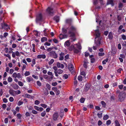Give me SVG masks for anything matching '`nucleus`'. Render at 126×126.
<instances>
[{
	"instance_id": "nucleus-1",
	"label": "nucleus",
	"mask_w": 126,
	"mask_h": 126,
	"mask_svg": "<svg viewBox=\"0 0 126 126\" xmlns=\"http://www.w3.org/2000/svg\"><path fill=\"white\" fill-rule=\"evenodd\" d=\"M68 30V33L70 35V36L74 37L75 34L77 32V29L76 27L74 26L71 25L67 28Z\"/></svg>"
},
{
	"instance_id": "nucleus-2",
	"label": "nucleus",
	"mask_w": 126,
	"mask_h": 126,
	"mask_svg": "<svg viewBox=\"0 0 126 126\" xmlns=\"http://www.w3.org/2000/svg\"><path fill=\"white\" fill-rule=\"evenodd\" d=\"M126 96V94L124 92H122L120 93L118 96L119 100L121 101H123L125 99Z\"/></svg>"
},
{
	"instance_id": "nucleus-3",
	"label": "nucleus",
	"mask_w": 126,
	"mask_h": 126,
	"mask_svg": "<svg viewBox=\"0 0 126 126\" xmlns=\"http://www.w3.org/2000/svg\"><path fill=\"white\" fill-rule=\"evenodd\" d=\"M75 45L77 46V47L78 48V49H76L73 46L74 49L73 50L75 53H77L79 52V50L81 48V47L80 44L79 43L77 44H76Z\"/></svg>"
},
{
	"instance_id": "nucleus-4",
	"label": "nucleus",
	"mask_w": 126,
	"mask_h": 126,
	"mask_svg": "<svg viewBox=\"0 0 126 126\" xmlns=\"http://www.w3.org/2000/svg\"><path fill=\"white\" fill-rule=\"evenodd\" d=\"M68 67L72 74L73 75H74L75 73V69L73 65L72 64L70 63L68 65Z\"/></svg>"
},
{
	"instance_id": "nucleus-5",
	"label": "nucleus",
	"mask_w": 126,
	"mask_h": 126,
	"mask_svg": "<svg viewBox=\"0 0 126 126\" xmlns=\"http://www.w3.org/2000/svg\"><path fill=\"white\" fill-rule=\"evenodd\" d=\"M43 20V16L41 13H39L37 15L36 18V22L37 23L42 21Z\"/></svg>"
},
{
	"instance_id": "nucleus-6",
	"label": "nucleus",
	"mask_w": 126,
	"mask_h": 126,
	"mask_svg": "<svg viewBox=\"0 0 126 126\" xmlns=\"http://www.w3.org/2000/svg\"><path fill=\"white\" fill-rule=\"evenodd\" d=\"M48 54L50 56L54 58H56L57 57V55L55 51H52L48 53Z\"/></svg>"
},
{
	"instance_id": "nucleus-7",
	"label": "nucleus",
	"mask_w": 126,
	"mask_h": 126,
	"mask_svg": "<svg viewBox=\"0 0 126 126\" xmlns=\"http://www.w3.org/2000/svg\"><path fill=\"white\" fill-rule=\"evenodd\" d=\"M46 12L50 15L53 14L54 12L53 8L50 7H48L46 10Z\"/></svg>"
},
{
	"instance_id": "nucleus-8",
	"label": "nucleus",
	"mask_w": 126,
	"mask_h": 126,
	"mask_svg": "<svg viewBox=\"0 0 126 126\" xmlns=\"http://www.w3.org/2000/svg\"><path fill=\"white\" fill-rule=\"evenodd\" d=\"M12 77L13 78H17L18 79H20L21 78V75L19 73L17 74L16 73H14L12 75Z\"/></svg>"
},
{
	"instance_id": "nucleus-9",
	"label": "nucleus",
	"mask_w": 126,
	"mask_h": 126,
	"mask_svg": "<svg viewBox=\"0 0 126 126\" xmlns=\"http://www.w3.org/2000/svg\"><path fill=\"white\" fill-rule=\"evenodd\" d=\"M95 43L97 46H99L100 44V39L99 38H95Z\"/></svg>"
},
{
	"instance_id": "nucleus-10",
	"label": "nucleus",
	"mask_w": 126,
	"mask_h": 126,
	"mask_svg": "<svg viewBox=\"0 0 126 126\" xmlns=\"http://www.w3.org/2000/svg\"><path fill=\"white\" fill-rule=\"evenodd\" d=\"M15 56H20V54L19 52L18 51H16L15 52H13L12 54V57L15 58Z\"/></svg>"
},
{
	"instance_id": "nucleus-11",
	"label": "nucleus",
	"mask_w": 126,
	"mask_h": 126,
	"mask_svg": "<svg viewBox=\"0 0 126 126\" xmlns=\"http://www.w3.org/2000/svg\"><path fill=\"white\" fill-rule=\"evenodd\" d=\"M46 56L45 54H40L38 55L37 56V58L38 59H45L46 58Z\"/></svg>"
},
{
	"instance_id": "nucleus-12",
	"label": "nucleus",
	"mask_w": 126,
	"mask_h": 126,
	"mask_svg": "<svg viewBox=\"0 0 126 126\" xmlns=\"http://www.w3.org/2000/svg\"><path fill=\"white\" fill-rule=\"evenodd\" d=\"M90 84H86L84 88V91L86 92L90 88Z\"/></svg>"
},
{
	"instance_id": "nucleus-13",
	"label": "nucleus",
	"mask_w": 126,
	"mask_h": 126,
	"mask_svg": "<svg viewBox=\"0 0 126 126\" xmlns=\"http://www.w3.org/2000/svg\"><path fill=\"white\" fill-rule=\"evenodd\" d=\"M57 65L58 67L61 68H63L64 67V65L63 64L59 62H58L57 63Z\"/></svg>"
},
{
	"instance_id": "nucleus-14",
	"label": "nucleus",
	"mask_w": 126,
	"mask_h": 126,
	"mask_svg": "<svg viewBox=\"0 0 126 126\" xmlns=\"http://www.w3.org/2000/svg\"><path fill=\"white\" fill-rule=\"evenodd\" d=\"M67 35L66 34L63 35L62 34H60L59 36V38L60 39L65 38H67Z\"/></svg>"
},
{
	"instance_id": "nucleus-15",
	"label": "nucleus",
	"mask_w": 126,
	"mask_h": 126,
	"mask_svg": "<svg viewBox=\"0 0 126 126\" xmlns=\"http://www.w3.org/2000/svg\"><path fill=\"white\" fill-rule=\"evenodd\" d=\"M59 116V114L58 113H55L53 116V119L54 120H57L58 117Z\"/></svg>"
},
{
	"instance_id": "nucleus-16",
	"label": "nucleus",
	"mask_w": 126,
	"mask_h": 126,
	"mask_svg": "<svg viewBox=\"0 0 126 126\" xmlns=\"http://www.w3.org/2000/svg\"><path fill=\"white\" fill-rule=\"evenodd\" d=\"M60 57H59V60H62L63 59L64 54L63 52H61L60 54Z\"/></svg>"
},
{
	"instance_id": "nucleus-17",
	"label": "nucleus",
	"mask_w": 126,
	"mask_h": 126,
	"mask_svg": "<svg viewBox=\"0 0 126 126\" xmlns=\"http://www.w3.org/2000/svg\"><path fill=\"white\" fill-rule=\"evenodd\" d=\"M15 91L13 90H10L9 91V93L11 95L14 96L15 95Z\"/></svg>"
},
{
	"instance_id": "nucleus-18",
	"label": "nucleus",
	"mask_w": 126,
	"mask_h": 126,
	"mask_svg": "<svg viewBox=\"0 0 126 126\" xmlns=\"http://www.w3.org/2000/svg\"><path fill=\"white\" fill-rule=\"evenodd\" d=\"M95 34L96 36V38H99L98 37L100 36V33L98 30H96L95 32Z\"/></svg>"
},
{
	"instance_id": "nucleus-19",
	"label": "nucleus",
	"mask_w": 126,
	"mask_h": 126,
	"mask_svg": "<svg viewBox=\"0 0 126 126\" xmlns=\"http://www.w3.org/2000/svg\"><path fill=\"white\" fill-rule=\"evenodd\" d=\"M49 30L48 29H45L43 31L44 35L46 36H47L48 35V32Z\"/></svg>"
},
{
	"instance_id": "nucleus-20",
	"label": "nucleus",
	"mask_w": 126,
	"mask_h": 126,
	"mask_svg": "<svg viewBox=\"0 0 126 126\" xmlns=\"http://www.w3.org/2000/svg\"><path fill=\"white\" fill-rule=\"evenodd\" d=\"M44 93L46 95H47L49 94L48 90L46 88L43 89Z\"/></svg>"
},
{
	"instance_id": "nucleus-21",
	"label": "nucleus",
	"mask_w": 126,
	"mask_h": 126,
	"mask_svg": "<svg viewBox=\"0 0 126 126\" xmlns=\"http://www.w3.org/2000/svg\"><path fill=\"white\" fill-rule=\"evenodd\" d=\"M13 87L14 89L17 90L18 89L19 86L17 84H16L13 86Z\"/></svg>"
},
{
	"instance_id": "nucleus-22",
	"label": "nucleus",
	"mask_w": 126,
	"mask_h": 126,
	"mask_svg": "<svg viewBox=\"0 0 126 126\" xmlns=\"http://www.w3.org/2000/svg\"><path fill=\"white\" fill-rule=\"evenodd\" d=\"M109 38L110 39H112L113 36V34L112 32H110L108 35Z\"/></svg>"
},
{
	"instance_id": "nucleus-23",
	"label": "nucleus",
	"mask_w": 126,
	"mask_h": 126,
	"mask_svg": "<svg viewBox=\"0 0 126 126\" xmlns=\"http://www.w3.org/2000/svg\"><path fill=\"white\" fill-rule=\"evenodd\" d=\"M47 74L50 75L51 76L50 78L51 79H52L54 77L53 75L52 74V73L50 71H48L47 72Z\"/></svg>"
},
{
	"instance_id": "nucleus-24",
	"label": "nucleus",
	"mask_w": 126,
	"mask_h": 126,
	"mask_svg": "<svg viewBox=\"0 0 126 126\" xmlns=\"http://www.w3.org/2000/svg\"><path fill=\"white\" fill-rule=\"evenodd\" d=\"M70 44V43L68 40L66 41L64 43V45L66 46L69 47Z\"/></svg>"
},
{
	"instance_id": "nucleus-25",
	"label": "nucleus",
	"mask_w": 126,
	"mask_h": 126,
	"mask_svg": "<svg viewBox=\"0 0 126 126\" xmlns=\"http://www.w3.org/2000/svg\"><path fill=\"white\" fill-rule=\"evenodd\" d=\"M72 21L71 19H67L66 20L65 22L66 23L70 24L72 22Z\"/></svg>"
},
{
	"instance_id": "nucleus-26",
	"label": "nucleus",
	"mask_w": 126,
	"mask_h": 126,
	"mask_svg": "<svg viewBox=\"0 0 126 126\" xmlns=\"http://www.w3.org/2000/svg\"><path fill=\"white\" fill-rule=\"evenodd\" d=\"M54 20L57 23L58 22L59 20V17L58 16H55L54 17Z\"/></svg>"
},
{
	"instance_id": "nucleus-27",
	"label": "nucleus",
	"mask_w": 126,
	"mask_h": 126,
	"mask_svg": "<svg viewBox=\"0 0 126 126\" xmlns=\"http://www.w3.org/2000/svg\"><path fill=\"white\" fill-rule=\"evenodd\" d=\"M67 30L66 29H65L64 27L63 28H62V32L64 34H65L67 33Z\"/></svg>"
},
{
	"instance_id": "nucleus-28",
	"label": "nucleus",
	"mask_w": 126,
	"mask_h": 126,
	"mask_svg": "<svg viewBox=\"0 0 126 126\" xmlns=\"http://www.w3.org/2000/svg\"><path fill=\"white\" fill-rule=\"evenodd\" d=\"M27 81L28 82L33 81V79L32 78L28 77L27 78Z\"/></svg>"
},
{
	"instance_id": "nucleus-29",
	"label": "nucleus",
	"mask_w": 126,
	"mask_h": 126,
	"mask_svg": "<svg viewBox=\"0 0 126 126\" xmlns=\"http://www.w3.org/2000/svg\"><path fill=\"white\" fill-rule=\"evenodd\" d=\"M115 126H121L119 121L117 120H115Z\"/></svg>"
},
{
	"instance_id": "nucleus-30",
	"label": "nucleus",
	"mask_w": 126,
	"mask_h": 126,
	"mask_svg": "<svg viewBox=\"0 0 126 126\" xmlns=\"http://www.w3.org/2000/svg\"><path fill=\"white\" fill-rule=\"evenodd\" d=\"M63 71L61 69H59L57 71V72L59 74H62L63 73Z\"/></svg>"
},
{
	"instance_id": "nucleus-31",
	"label": "nucleus",
	"mask_w": 126,
	"mask_h": 126,
	"mask_svg": "<svg viewBox=\"0 0 126 126\" xmlns=\"http://www.w3.org/2000/svg\"><path fill=\"white\" fill-rule=\"evenodd\" d=\"M34 35L36 36H38L39 35V33L37 31H34Z\"/></svg>"
},
{
	"instance_id": "nucleus-32",
	"label": "nucleus",
	"mask_w": 126,
	"mask_h": 126,
	"mask_svg": "<svg viewBox=\"0 0 126 126\" xmlns=\"http://www.w3.org/2000/svg\"><path fill=\"white\" fill-rule=\"evenodd\" d=\"M47 38L46 37H43L41 39V41L43 42L45 41H47Z\"/></svg>"
},
{
	"instance_id": "nucleus-33",
	"label": "nucleus",
	"mask_w": 126,
	"mask_h": 126,
	"mask_svg": "<svg viewBox=\"0 0 126 126\" xmlns=\"http://www.w3.org/2000/svg\"><path fill=\"white\" fill-rule=\"evenodd\" d=\"M85 100V99L84 98L81 97L80 100V101L81 103H84Z\"/></svg>"
},
{
	"instance_id": "nucleus-34",
	"label": "nucleus",
	"mask_w": 126,
	"mask_h": 126,
	"mask_svg": "<svg viewBox=\"0 0 126 126\" xmlns=\"http://www.w3.org/2000/svg\"><path fill=\"white\" fill-rule=\"evenodd\" d=\"M78 79L79 81H81L82 80V77L81 76H79L78 77Z\"/></svg>"
},
{
	"instance_id": "nucleus-35",
	"label": "nucleus",
	"mask_w": 126,
	"mask_h": 126,
	"mask_svg": "<svg viewBox=\"0 0 126 126\" xmlns=\"http://www.w3.org/2000/svg\"><path fill=\"white\" fill-rule=\"evenodd\" d=\"M7 80L9 82H11L13 81V79L12 78L9 77L8 78Z\"/></svg>"
},
{
	"instance_id": "nucleus-36",
	"label": "nucleus",
	"mask_w": 126,
	"mask_h": 126,
	"mask_svg": "<svg viewBox=\"0 0 126 126\" xmlns=\"http://www.w3.org/2000/svg\"><path fill=\"white\" fill-rule=\"evenodd\" d=\"M54 62V60L53 59H51L48 63L49 65H50L52 64Z\"/></svg>"
},
{
	"instance_id": "nucleus-37",
	"label": "nucleus",
	"mask_w": 126,
	"mask_h": 126,
	"mask_svg": "<svg viewBox=\"0 0 126 126\" xmlns=\"http://www.w3.org/2000/svg\"><path fill=\"white\" fill-rule=\"evenodd\" d=\"M108 3L109 4H111L112 6H113L114 5L113 3V0H110L109 1H108Z\"/></svg>"
},
{
	"instance_id": "nucleus-38",
	"label": "nucleus",
	"mask_w": 126,
	"mask_h": 126,
	"mask_svg": "<svg viewBox=\"0 0 126 126\" xmlns=\"http://www.w3.org/2000/svg\"><path fill=\"white\" fill-rule=\"evenodd\" d=\"M101 103L103 107L105 108L106 105V104L105 103L104 101H102L101 102Z\"/></svg>"
},
{
	"instance_id": "nucleus-39",
	"label": "nucleus",
	"mask_w": 126,
	"mask_h": 126,
	"mask_svg": "<svg viewBox=\"0 0 126 126\" xmlns=\"http://www.w3.org/2000/svg\"><path fill=\"white\" fill-rule=\"evenodd\" d=\"M15 95H17L20 94L21 93L20 91L19 90H17L16 91H15Z\"/></svg>"
},
{
	"instance_id": "nucleus-40",
	"label": "nucleus",
	"mask_w": 126,
	"mask_h": 126,
	"mask_svg": "<svg viewBox=\"0 0 126 126\" xmlns=\"http://www.w3.org/2000/svg\"><path fill=\"white\" fill-rule=\"evenodd\" d=\"M18 83L19 85L20 86H23L24 84L22 82L19 81L18 82Z\"/></svg>"
},
{
	"instance_id": "nucleus-41",
	"label": "nucleus",
	"mask_w": 126,
	"mask_h": 126,
	"mask_svg": "<svg viewBox=\"0 0 126 126\" xmlns=\"http://www.w3.org/2000/svg\"><path fill=\"white\" fill-rule=\"evenodd\" d=\"M32 51L34 52H35V45L34 44H32Z\"/></svg>"
},
{
	"instance_id": "nucleus-42",
	"label": "nucleus",
	"mask_w": 126,
	"mask_h": 126,
	"mask_svg": "<svg viewBox=\"0 0 126 126\" xmlns=\"http://www.w3.org/2000/svg\"><path fill=\"white\" fill-rule=\"evenodd\" d=\"M108 60V58H107L106 59L102 61V63L103 64H105L107 62Z\"/></svg>"
},
{
	"instance_id": "nucleus-43",
	"label": "nucleus",
	"mask_w": 126,
	"mask_h": 126,
	"mask_svg": "<svg viewBox=\"0 0 126 126\" xmlns=\"http://www.w3.org/2000/svg\"><path fill=\"white\" fill-rule=\"evenodd\" d=\"M46 114V112L45 111H43L41 114V116L42 117H44Z\"/></svg>"
},
{
	"instance_id": "nucleus-44",
	"label": "nucleus",
	"mask_w": 126,
	"mask_h": 126,
	"mask_svg": "<svg viewBox=\"0 0 126 126\" xmlns=\"http://www.w3.org/2000/svg\"><path fill=\"white\" fill-rule=\"evenodd\" d=\"M16 116L19 119H21L22 117V115L20 113L18 114H17Z\"/></svg>"
},
{
	"instance_id": "nucleus-45",
	"label": "nucleus",
	"mask_w": 126,
	"mask_h": 126,
	"mask_svg": "<svg viewBox=\"0 0 126 126\" xmlns=\"http://www.w3.org/2000/svg\"><path fill=\"white\" fill-rule=\"evenodd\" d=\"M30 75V72L29 71H26L24 73V75L25 76H27Z\"/></svg>"
},
{
	"instance_id": "nucleus-46",
	"label": "nucleus",
	"mask_w": 126,
	"mask_h": 126,
	"mask_svg": "<svg viewBox=\"0 0 126 126\" xmlns=\"http://www.w3.org/2000/svg\"><path fill=\"white\" fill-rule=\"evenodd\" d=\"M26 64H23V66H22V71H23L24 70V69L26 68Z\"/></svg>"
},
{
	"instance_id": "nucleus-47",
	"label": "nucleus",
	"mask_w": 126,
	"mask_h": 126,
	"mask_svg": "<svg viewBox=\"0 0 126 126\" xmlns=\"http://www.w3.org/2000/svg\"><path fill=\"white\" fill-rule=\"evenodd\" d=\"M41 106L44 108H46L47 106L46 105L43 104H41Z\"/></svg>"
},
{
	"instance_id": "nucleus-48",
	"label": "nucleus",
	"mask_w": 126,
	"mask_h": 126,
	"mask_svg": "<svg viewBox=\"0 0 126 126\" xmlns=\"http://www.w3.org/2000/svg\"><path fill=\"white\" fill-rule=\"evenodd\" d=\"M53 42L55 43H57L58 42V40L56 39H53Z\"/></svg>"
},
{
	"instance_id": "nucleus-49",
	"label": "nucleus",
	"mask_w": 126,
	"mask_h": 126,
	"mask_svg": "<svg viewBox=\"0 0 126 126\" xmlns=\"http://www.w3.org/2000/svg\"><path fill=\"white\" fill-rule=\"evenodd\" d=\"M4 55L5 56H6L8 57L9 58V59H11V56H10V55L9 54H4Z\"/></svg>"
},
{
	"instance_id": "nucleus-50",
	"label": "nucleus",
	"mask_w": 126,
	"mask_h": 126,
	"mask_svg": "<svg viewBox=\"0 0 126 126\" xmlns=\"http://www.w3.org/2000/svg\"><path fill=\"white\" fill-rule=\"evenodd\" d=\"M23 102L20 101H19L17 103V105L18 106H20L23 104Z\"/></svg>"
},
{
	"instance_id": "nucleus-51",
	"label": "nucleus",
	"mask_w": 126,
	"mask_h": 126,
	"mask_svg": "<svg viewBox=\"0 0 126 126\" xmlns=\"http://www.w3.org/2000/svg\"><path fill=\"white\" fill-rule=\"evenodd\" d=\"M25 96L26 97L29 98H30L32 97V96L28 94H26Z\"/></svg>"
},
{
	"instance_id": "nucleus-52",
	"label": "nucleus",
	"mask_w": 126,
	"mask_h": 126,
	"mask_svg": "<svg viewBox=\"0 0 126 126\" xmlns=\"http://www.w3.org/2000/svg\"><path fill=\"white\" fill-rule=\"evenodd\" d=\"M13 49H12L11 48H9V53H12V54H13V53L14 52H13Z\"/></svg>"
},
{
	"instance_id": "nucleus-53",
	"label": "nucleus",
	"mask_w": 126,
	"mask_h": 126,
	"mask_svg": "<svg viewBox=\"0 0 126 126\" xmlns=\"http://www.w3.org/2000/svg\"><path fill=\"white\" fill-rule=\"evenodd\" d=\"M109 117L107 115L104 116L103 117V119L104 120H107L108 118Z\"/></svg>"
},
{
	"instance_id": "nucleus-54",
	"label": "nucleus",
	"mask_w": 126,
	"mask_h": 126,
	"mask_svg": "<svg viewBox=\"0 0 126 126\" xmlns=\"http://www.w3.org/2000/svg\"><path fill=\"white\" fill-rule=\"evenodd\" d=\"M32 113L34 114H36L37 113V112L34 110H32Z\"/></svg>"
},
{
	"instance_id": "nucleus-55",
	"label": "nucleus",
	"mask_w": 126,
	"mask_h": 126,
	"mask_svg": "<svg viewBox=\"0 0 126 126\" xmlns=\"http://www.w3.org/2000/svg\"><path fill=\"white\" fill-rule=\"evenodd\" d=\"M105 54L104 53L99 52L98 53V55L99 56H104Z\"/></svg>"
},
{
	"instance_id": "nucleus-56",
	"label": "nucleus",
	"mask_w": 126,
	"mask_h": 126,
	"mask_svg": "<svg viewBox=\"0 0 126 126\" xmlns=\"http://www.w3.org/2000/svg\"><path fill=\"white\" fill-rule=\"evenodd\" d=\"M123 28V26L122 25H121L119 27L118 32H119L120 30H121Z\"/></svg>"
},
{
	"instance_id": "nucleus-57",
	"label": "nucleus",
	"mask_w": 126,
	"mask_h": 126,
	"mask_svg": "<svg viewBox=\"0 0 126 126\" xmlns=\"http://www.w3.org/2000/svg\"><path fill=\"white\" fill-rule=\"evenodd\" d=\"M14 70L13 69H10V71L9 73L11 74L14 72Z\"/></svg>"
},
{
	"instance_id": "nucleus-58",
	"label": "nucleus",
	"mask_w": 126,
	"mask_h": 126,
	"mask_svg": "<svg viewBox=\"0 0 126 126\" xmlns=\"http://www.w3.org/2000/svg\"><path fill=\"white\" fill-rule=\"evenodd\" d=\"M91 63H93L95 61V59L94 58H91Z\"/></svg>"
},
{
	"instance_id": "nucleus-59",
	"label": "nucleus",
	"mask_w": 126,
	"mask_h": 126,
	"mask_svg": "<svg viewBox=\"0 0 126 126\" xmlns=\"http://www.w3.org/2000/svg\"><path fill=\"white\" fill-rule=\"evenodd\" d=\"M14 100V98L12 97H10L9 98V100L10 102H12Z\"/></svg>"
},
{
	"instance_id": "nucleus-60",
	"label": "nucleus",
	"mask_w": 126,
	"mask_h": 126,
	"mask_svg": "<svg viewBox=\"0 0 126 126\" xmlns=\"http://www.w3.org/2000/svg\"><path fill=\"white\" fill-rule=\"evenodd\" d=\"M122 39L123 40H125L126 39V36L125 35L123 34L122 35Z\"/></svg>"
},
{
	"instance_id": "nucleus-61",
	"label": "nucleus",
	"mask_w": 126,
	"mask_h": 126,
	"mask_svg": "<svg viewBox=\"0 0 126 126\" xmlns=\"http://www.w3.org/2000/svg\"><path fill=\"white\" fill-rule=\"evenodd\" d=\"M111 123V121L110 120H109L107 121L106 122V124L107 125H110Z\"/></svg>"
},
{
	"instance_id": "nucleus-62",
	"label": "nucleus",
	"mask_w": 126,
	"mask_h": 126,
	"mask_svg": "<svg viewBox=\"0 0 126 126\" xmlns=\"http://www.w3.org/2000/svg\"><path fill=\"white\" fill-rule=\"evenodd\" d=\"M32 64H35L36 63L35 59H33L32 61Z\"/></svg>"
},
{
	"instance_id": "nucleus-63",
	"label": "nucleus",
	"mask_w": 126,
	"mask_h": 126,
	"mask_svg": "<svg viewBox=\"0 0 126 126\" xmlns=\"http://www.w3.org/2000/svg\"><path fill=\"white\" fill-rule=\"evenodd\" d=\"M34 103L36 105H38L40 103V102L38 100H36L35 101Z\"/></svg>"
},
{
	"instance_id": "nucleus-64",
	"label": "nucleus",
	"mask_w": 126,
	"mask_h": 126,
	"mask_svg": "<svg viewBox=\"0 0 126 126\" xmlns=\"http://www.w3.org/2000/svg\"><path fill=\"white\" fill-rule=\"evenodd\" d=\"M123 4L121 3H120L119 4V7L120 8H122L123 7Z\"/></svg>"
}]
</instances>
